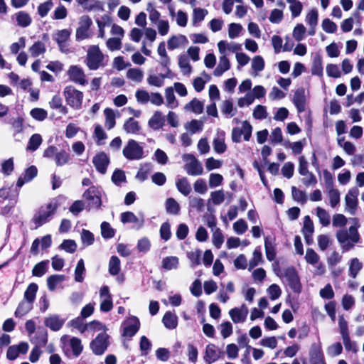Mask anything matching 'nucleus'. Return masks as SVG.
Segmentation results:
<instances>
[{
	"label": "nucleus",
	"instance_id": "obj_59",
	"mask_svg": "<svg viewBox=\"0 0 364 364\" xmlns=\"http://www.w3.org/2000/svg\"><path fill=\"white\" fill-rule=\"evenodd\" d=\"M151 170V166L149 164H145L141 166L136 175V178L140 181H144L148 178V176Z\"/></svg>",
	"mask_w": 364,
	"mask_h": 364
},
{
	"label": "nucleus",
	"instance_id": "obj_53",
	"mask_svg": "<svg viewBox=\"0 0 364 364\" xmlns=\"http://www.w3.org/2000/svg\"><path fill=\"white\" fill-rule=\"evenodd\" d=\"M106 327L102 323L97 321H92L88 323H86L85 333H95L97 331L106 332Z\"/></svg>",
	"mask_w": 364,
	"mask_h": 364
},
{
	"label": "nucleus",
	"instance_id": "obj_1",
	"mask_svg": "<svg viewBox=\"0 0 364 364\" xmlns=\"http://www.w3.org/2000/svg\"><path fill=\"white\" fill-rule=\"evenodd\" d=\"M353 225L350 226L348 230L342 229L336 232V238L338 242L342 245V248L345 251L352 249L355 244L360 242V237L358 232L360 227L359 222L357 218H351Z\"/></svg>",
	"mask_w": 364,
	"mask_h": 364
},
{
	"label": "nucleus",
	"instance_id": "obj_32",
	"mask_svg": "<svg viewBox=\"0 0 364 364\" xmlns=\"http://www.w3.org/2000/svg\"><path fill=\"white\" fill-rule=\"evenodd\" d=\"M50 107L53 109H58V112L63 114L68 113V109L63 105V100L60 95H55L49 102Z\"/></svg>",
	"mask_w": 364,
	"mask_h": 364
},
{
	"label": "nucleus",
	"instance_id": "obj_42",
	"mask_svg": "<svg viewBox=\"0 0 364 364\" xmlns=\"http://www.w3.org/2000/svg\"><path fill=\"white\" fill-rule=\"evenodd\" d=\"M311 72L314 75L321 76L323 75V60L321 55H316L314 56Z\"/></svg>",
	"mask_w": 364,
	"mask_h": 364
},
{
	"label": "nucleus",
	"instance_id": "obj_25",
	"mask_svg": "<svg viewBox=\"0 0 364 364\" xmlns=\"http://www.w3.org/2000/svg\"><path fill=\"white\" fill-rule=\"evenodd\" d=\"M38 173V170L35 166H29L25 172L18 178L16 186L21 188L24 183L33 180Z\"/></svg>",
	"mask_w": 364,
	"mask_h": 364
},
{
	"label": "nucleus",
	"instance_id": "obj_21",
	"mask_svg": "<svg viewBox=\"0 0 364 364\" xmlns=\"http://www.w3.org/2000/svg\"><path fill=\"white\" fill-rule=\"evenodd\" d=\"M92 163L100 173H105L109 163V159L105 153L101 152L94 156Z\"/></svg>",
	"mask_w": 364,
	"mask_h": 364
},
{
	"label": "nucleus",
	"instance_id": "obj_20",
	"mask_svg": "<svg viewBox=\"0 0 364 364\" xmlns=\"http://www.w3.org/2000/svg\"><path fill=\"white\" fill-rule=\"evenodd\" d=\"M220 351L217 346L213 343L206 346L203 359L208 364L217 361L220 357Z\"/></svg>",
	"mask_w": 364,
	"mask_h": 364
},
{
	"label": "nucleus",
	"instance_id": "obj_35",
	"mask_svg": "<svg viewBox=\"0 0 364 364\" xmlns=\"http://www.w3.org/2000/svg\"><path fill=\"white\" fill-rule=\"evenodd\" d=\"M165 97L168 108L175 109L178 106V102L174 95L173 87H168L165 89Z\"/></svg>",
	"mask_w": 364,
	"mask_h": 364
},
{
	"label": "nucleus",
	"instance_id": "obj_50",
	"mask_svg": "<svg viewBox=\"0 0 364 364\" xmlns=\"http://www.w3.org/2000/svg\"><path fill=\"white\" fill-rule=\"evenodd\" d=\"M69 345L72 349L73 354L75 357L79 356L83 349L80 339L76 337H73L70 339Z\"/></svg>",
	"mask_w": 364,
	"mask_h": 364
},
{
	"label": "nucleus",
	"instance_id": "obj_13",
	"mask_svg": "<svg viewBox=\"0 0 364 364\" xmlns=\"http://www.w3.org/2000/svg\"><path fill=\"white\" fill-rule=\"evenodd\" d=\"M358 194V189L356 187H353L345 196L346 210L352 215L356 213Z\"/></svg>",
	"mask_w": 364,
	"mask_h": 364
},
{
	"label": "nucleus",
	"instance_id": "obj_15",
	"mask_svg": "<svg viewBox=\"0 0 364 364\" xmlns=\"http://www.w3.org/2000/svg\"><path fill=\"white\" fill-rule=\"evenodd\" d=\"M121 222L125 223H132L133 228L140 230L144 225V217L141 214L137 217L134 213L130 211L124 212L120 215Z\"/></svg>",
	"mask_w": 364,
	"mask_h": 364
},
{
	"label": "nucleus",
	"instance_id": "obj_22",
	"mask_svg": "<svg viewBox=\"0 0 364 364\" xmlns=\"http://www.w3.org/2000/svg\"><path fill=\"white\" fill-rule=\"evenodd\" d=\"M65 323V319L59 315L53 314L46 317L44 320V324L53 331H59Z\"/></svg>",
	"mask_w": 364,
	"mask_h": 364
},
{
	"label": "nucleus",
	"instance_id": "obj_17",
	"mask_svg": "<svg viewBox=\"0 0 364 364\" xmlns=\"http://www.w3.org/2000/svg\"><path fill=\"white\" fill-rule=\"evenodd\" d=\"M248 308L245 304L240 307H235L230 310L229 315L235 323H243L246 321L248 314Z\"/></svg>",
	"mask_w": 364,
	"mask_h": 364
},
{
	"label": "nucleus",
	"instance_id": "obj_61",
	"mask_svg": "<svg viewBox=\"0 0 364 364\" xmlns=\"http://www.w3.org/2000/svg\"><path fill=\"white\" fill-rule=\"evenodd\" d=\"M29 51L33 57H37L46 52L45 44L41 41H37L30 47Z\"/></svg>",
	"mask_w": 364,
	"mask_h": 364
},
{
	"label": "nucleus",
	"instance_id": "obj_48",
	"mask_svg": "<svg viewBox=\"0 0 364 364\" xmlns=\"http://www.w3.org/2000/svg\"><path fill=\"white\" fill-rule=\"evenodd\" d=\"M104 114L105 116V127L107 129H112L115 126V124H116L115 114H114L113 109H112L110 108H106L104 110Z\"/></svg>",
	"mask_w": 364,
	"mask_h": 364
},
{
	"label": "nucleus",
	"instance_id": "obj_29",
	"mask_svg": "<svg viewBox=\"0 0 364 364\" xmlns=\"http://www.w3.org/2000/svg\"><path fill=\"white\" fill-rule=\"evenodd\" d=\"M230 68V63L228 57L225 55H221L219 59L218 65L213 71V75L216 77H220Z\"/></svg>",
	"mask_w": 364,
	"mask_h": 364
},
{
	"label": "nucleus",
	"instance_id": "obj_37",
	"mask_svg": "<svg viewBox=\"0 0 364 364\" xmlns=\"http://www.w3.org/2000/svg\"><path fill=\"white\" fill-rule=\"evenodd\" d=\"M164 124V118L160 112H156L149 121V125L153 129H159Z\"/></svg>",
	"mask_w": 364,
	"mask_h": 364
},
{
	"label": "nucleus",
	"instance_id": "obj_9",
	"mask_svg": "<svg viewBox=\"0 0 364 364\" xmlns=\"http://www.w3.org/2000/svg\"><path fill=\"white\" fill-rule=\"evenodd\" d=\"M252 132V127L247 121L242 122V127H235L232 130V140L235 143L242 141V136L245 141H249Z\"/></svg>",
	"mask_w": 364,
	"mask_h": 364
},
{
	"label": "nucleus",
	"instance_id": "obj_43",
	"mask_svg": "<svg viewBox=\"0 0 364 364\" xmlns=\"http://www.w3.org/2000/svg\"><path fill=\"white\" fill-rule=\"evenodd\" d=\"M49 261L44 260L37 263L32 269V274L35 277H41L48 271Z\"/></svg>",
	"mask_w": 364,
	"mask_h": 364
},
{
	"label": "nucleus",
	"instance_id": "obj_49",
	"mask_svg": "<svg viewBox=\"0 0 364 364\" xmlns=\"http://www.w3.org/2000/svg\"><path fill=\"white\" fill-rule=\"evenodd\" d=\"M166 212L171 215H178L180 211V205L173 198H168L166 200Z\"/></svg>",
	"mask_w": 364,
	"mask_h": 364
},
{
	"label": "nucleus",
	"instance_id": "obj_23",
	"mask_svg": "<svg viewBox=\"0 0 364 364\" xmlns=\"http://www.w3.org/2000/svg\"><path fill=\"white\" fill-rule=\"evenodd\" d=\"M12 19H14L16 25L21 28L28 27L32 23L31 16L24 11H20L15 13L12 16Z\"/></svg>",
	"mask_w": 364,
	"mask_h": 364
},
{
	"label": "nucleus",
	"instance_id": "obj_51",
	"mask_svg": "<svg viewBox=\"0 0 364 364\" xmlns=\"http://www.w3.org/2000/svg\"><path fill=\"white\" fill-rule=\"evenodd\" d=\"M38 285L35 283H31L27 287L24 293V300L33 304L36 299V292L38 291Z\"/></svg>",
	"mask_w": 364,
	"mask_h": 364
},
{
	"label": "nucleus",
	"instance_id": "obj_58",
	"mask_svg": "<svg viewBox=\"0 0 364 364\" xmlns=\"http://www.w3.org/2000/svg\"><path fill=\"white\" fill-rule=\"evenodd\" d=\"M120 271V260L117 256H112L109 262V272L112 275H117Z\"/></svg>",
	"mask_w": 364,
	"mask_h": 364
},
{
	"label": "nucleus",
	"instance_id": "obj_7",
	"mask_svg": "<svg viewBox=\"0 0 364 364\" xmlns=\"http://www.w3.org/2000/svg\"><path fill=\"white\" fill-rule=\"evenodd\" d=\"M299 164L298 171L304 178L301 182L306 186H315L317 183L316 176L308 168V162L304 156H301L299 159Z\"/></svg>",
	"mask_w": 364,
	"mask_h": 364
},
{
	"label": "nucleus",
	"instance_id": "obj_54",
	"mask_svg": "<svg viewBox=\"0 0 364 364\" xmlns=\"http://www.w3.org/2000/svg\"><path fill=\"white\" fill-rule=\"evenodd\" d=\"M178 65L181 72L185 75H188L192 71V68L190 65L188 58L186 55H181L178 59Z\"/></svg>",
	"mask_w": 364,
	"mask_h": 364
},
{
	"label": "nucleus",
	"instance_id": "obj_39",
	"mask_svg": "<svg viewBox=\"0 0 364 364\" xmlns=\"http://www.w3.org/2000/svg\"><path fill=\"white\" fill-rule=\"evenodd\" d=\"M144 72L139 68H130L127 71V79L136 82L140 83L144 78Z\"/></svg>",
	"mask_w": 364,
	"mask_h": 364
},
{
	"label": "nucleus",
	"instance_id": "obj_10",
	"mask_svg": "<svg viewBox=\"0 0 364 364\" xmlns=\"http://www.w3.org/2000/svg\"><path fill=\"white\" fill-rule=\"evenodd\" d=\"M109 336L106 332L100 333L90 343V348L94 354L102 355L109 346Z\"/></svg>",
	"mask_w": 364,
	"mask_h": 364
},
{
	"label": "nucleus",
	"instance_id": "obj_8",
	"mask_svg": "<svg viewBox=\"0 0 364 364\" xmlns=\"http://www.w3.org/2000/svg\"><path fill=\"white\" fill-rule=\"evenodd\" d=\"M183 159L186 162L184 165V169L188 175L196 176L203 173V166L193 155L189 154H184Z\"/></svg>",
	"mask_w": 364,
	"mask_h": 364
},
{
	"label": "nucleus",
	"instance_id": "obj_36",
	"mask_svg": "<svg viewBox=\"0 0 364 364\" xmlns=\"http://www.w3.org/2000/svg\"><path fill=\"white\" fill-rule=\"evenodd\" d=\"M99 33L98 37L104 38L105 37V27L109 26L112 23V19L108 15H103L100 19L96 21Z\"/></svg>",
	"mask_w": 364,
	"mask_h": 364
},
{
	"label": "nucleus",
	"instance_id": "obj_41",
	"mask_svg": "<svg viewBox=\"0 0 364 364\" xmlns=\"http://www.w3.org/2000/svg\"><path fill=\"white\" fill-rule=\"evenodd\" d=\"M262 262H263V259H262V254L261 252V249L259 247H257L253 251L252 257L249 261L248 269L251 270L255 267L262 264Z\"/></svg>",
	"mask_w": 364,
	"mask_h": 364
},
{
	"label": "nucleus",
	"instance_id": "obj_12",
	"mask_svg": "<svg viewBox=\"0 0 364 364\" xmlns=\"http://www.w3.org/2000/svg\"><path fill=\"white\" fill-rule=\"evenodd\" d=\"M67 74L70 81L80 85H85L87 84L86 75L83 69L79 65H71L69 67Z\"/></svg>",
	"mask_w": 364,
	"mask_h": 364
},
{
	"label": "nucleus",
	"instance_id": "obj_60",
	"mask_svg": "<svg viewBox=\"0 0 364 364\" xmlns=\"http://www.w3.org/2000/svg\"><path fill=\"white\" fill-rule=\"evenodd\" d=\"M70 159V154L64 150H61L55 154V161L58 166H63L69 162Z\"/></svg>",
	"mask_w": 364,
	"mask_h": 364
},
{
	"label": "nucleus",
	"instance_id": "obj_52",
	"mask_svg": "<svg viewBox=\"0 0 364 364\" xmlns=\"http://www.w3.org/2000/svg\"><path fill=\"white\" fill-rule=\"evenodd\" d=\"M330 205L335 208L340 203V192L334 188L327 189Z\"/></svg>",
	"mask_w": 364,
	"mask_h": 364
},
{
	"label": "nucleus",
	"instance_id": "obj_14",
	"mask_svg": "<svg viewBox=\"0 0 364 364\" xmlns=\"http://www.w3.org/2000/svg\"><path fill=\"white\" fill-rule=\"evenodd\" d=\"M84 198L88 202L91 208H98L102 204L101 192L95 186H91L83 194Z\"/></svg>",
	"mask_w": 364,
	"mask_h": 364
},
{
	"label": "nucleus",
	"instance_id": "obj_33",
	"mask_svg": "<svg viewBox=\"0 0 364 364\" xmlns=\"http://www.w3.org/2000/svg\"><path fill=\"white\" fill-rule=\"evenodd\" d=\"M162 322L166 328L174 329L178 325V317L175 314L167 311L163 316Z\"/></svg>",
	"mask_w": 364,
	"mask_h": 364
},
{
	"label": "nucleus",
	"instance_id": "obj_44",
	"mask_svg": "<svg viewBox=\"0 0 364 364\" xmlns=\"http://www.w3.org/2000/svg\"><path fill=\"white\" fill-rule=\"evenodd\" d=\"M362 267L363 264L358 258L352 259L349 263V276L355 279L358 274Z\"/></svg>",
	"mask_w": 364,
	"mask_h": 364
},
{
	"label": "nucleus",
	"instance_id": "obj_16",
	"mask_svg": "<svg viewBox=\"0 0 364 364\" xmlns=\"http://www.w3.org/2000/svg\"><path fill=\"white\" fill-rule=\"evenodd\" d=\"M139 321L136 316H131L128 318L122 323V336L126 337H132L139 331Z\"/></svg>",
	"mask_w": 364,
	"mask_h": 364
},
{
	"label": "nucleus",
	"instance_id": "obj_38",
	"mask_svg": "<svg viewBox=\"0 0 364 364\" xmlns=\"http://www.w3.org/2000/svg\"><path fill=\"white\" fill-rule=\"evenodd\" d=\"M251 67L252 75L257 76L264 68V60L261 55H256L252 59Z\"/></svg>",
	"mask_w": 364,
	"mask_h": 364
},
{
	"label": "nucleus",
	"instance_id": "obj_19",
	"mask_svg": "<svg viewBox=\"0 0 364 364\" xmlns=\"http://www.w3.org/2000/svg\"><path fill=\"white\" fill-rule=\"evenodd\" d=\"M293 102L299 113H301L305 111L306 99L304 88H299L295 91L293 97Z\"/></svg>",
	"mask_w": 364,
	"mask_h": 364
},
{
	"label": "nucleus",
	"instance_id": "obj_30",
	"mask_svg": "<svg viewBox=\"0 0 364 364\" xmlns=\"http://www.w3.org/2000/svg\"><path fill=\"white\" fill-rule=\"evenodd\" d=\"M65 280V276L63 274H53L47 278L46 283L48 289L50 291H54L57 287Z\"/></svg>",
	"mask_w": 364,
	"mask_h": 364
},
{
	"label": "nucleus",
	"instance_id": "obj_5",
	"mask_svg": "<svg viewBox=\"0 0 364 364\" xmlns=\"http://www.w3.org/2000/svg\"><path fill=\"white\" fill-rule=\"evenodd\" d=\"M274 272L277 276L281 277L294 292H300L301 285L298 274L294 267H290L287 268L283 274L280 273V271L276 269H274Z\"/></svg>",
	"mask_w": 364,
	"mask_h": 364
},
{
	"label": "nucleus",
	"instance_id": "obj_2",
	"mask_svg": "<svg viewBox=\"0 0 364 364\" xmlns=\"http://www.w3.org/2000/svg\"><path fill=\"white\" fill-rule=\"evenodd\" d=\"M85 63L91 70H96L107 65V60L98 46H90L87 51Z\"/></svg>",
	"mask_w": 364,
	"mask_h": 364
},
{
	"label": "nucleus",
	"instance_id": "obj_45",
	"mask_svg": "<svg viewBox=\"0 0 364 364\" xmlns=\"http://www.w3.org/2000/svg\"><path fill=\"white\" fill-rule=\"evenodd\" d=\"M70 34L71 31L69 29L59 30L55 33L53 38L59 46H62L70 38Z\"/></svg>",
	"mask_w": 364,
	"mask_h": 364
},
{
	"label": "nucleus",
	"instance_id": "obj_28",
	"mask_svg": "<svg viewBox=\"0 0 364 364\" xmlns=\"http://www.w3.org/2000/svg\"><path fill=\"white\" fill-rule=\"evenodd\" d=\"M309 355L311 364H322V360H324L323 355L321 347L318 344L314 343L311 345Z\"/></svg>",
	"mask_w": 364,
	"mask_h": 364
},
{
	"label": "nucleus",
	"instance_id": "obj_47",
	"mask_svg": "<svg viewBox=\"0 0 364 364\" xmlns=\"http://www.w3.org/2000/svg\"><path fill=\"white\" fill-rule=\"evenodd\" d=\"M33 304L27 301H22L17 309L15 311V316L16 317H22L25 316L26 314H28L32 309Z\"/></svg>",
	"mask_w": 364,
	"mask_h": 364
},
{
	"label": "nucleus",
	"instance_id": "obj_46",
	"mask_svg": "<svg viewBox=\"0 0 364 364\" xmlns=\"http://www.w3.org/2000/svg\"><path fill=\"white\" fill-rule=\"evenodd\" d=\"M316 214L318 218L320 223L323 226L326 227L329 225L331 223L330 215L325 209L321 207H317L316 209Z\"/></svg>",
	"mask_w": 364,
	"mask_h": 364
},
{
	"label": "nucleus",
	"instance_id": "obj_24",
	"mask_svg": "<svg viewBox=\"0 0 364 364\" xmlns=\"http://www.w3.org/2000/svg\"><path fill=\"white\" fill-rule=\"evenodd\" d=\"M218 47L220 55H228V52L234 53L241 49V45L226 41H220L218 43Z\"/></svg>",
	"mask_w": 364,
	"mask_h": 364
},
{
	"label": "nucleus",
	"instance_id": "obj_31",
	"mask_svg": "<svg viewBox=\"0 0 364 364\" xmlns=\"http://www.w3.org/2000/svg\"><path fill=\"white\" fill-rule=\"evenodd\" d=\"M204 104L202 101L194 98L184 106V109L186 112H191L196 114H201L203 111Z\"/></svg>",
	"mask_w": 364,
	"mask_h": 364
},
{
	"label": "nucleus",
	"instance_id": "obj_40",
	"mask_svg": "<svg viewBox=\"0 0 364 364\" xmlns=\"http://www.w3.org/2000/svg\"><path fill=\"white\" fill-rule=\"evenodd\" d=\"M124 129L128 134H136L140 130V126L137 121L130 117L124 124Z\"/></svg>",
	"mask_w": 364,
	"mask_h": 364
},
{
	"label": "nucleus",
	"instance_id": "obj_55",
	"mask_svg": "<svg viewBox=\"0 0 364 364\" xmlns=\"http://www.w3.org/2000/svg\"><path fill=\"white\" fill-rule=\"evenodd\" d=\"M68 325L73 328L77 329L80 333H85L86 323H84L82 317L78 316L72 319L68 322Z\"/></svg>",
	"mask_w": 364,
	"mask_h": 364
},
{
	"label": "nucleus",
	"instance_id": "obj_64",
	"mask_svg": "<svg viewBox=\"0 0 364 364\" xmlns=\"http://www.w3.org/2000/svg\"><path fill=\"white\" fill-rule=\"evenodd\" d=\"M203 128V122L197 119H193L186 125V129L191 134L201 132Z\"/></svg>",
	"mask_w": 364,
	"mask_h": 364
},
{
	"label": "nucleus",
	"instance_id": "obj_3",
	"mask_svg": "<svg viewBox=\"0 0 364 364\" xmlns=\"http://www.w3.org/2000/svg\"><path fill=\"white\" fill-rule=\"evenodd\" d=\"M58 207V203L53 201L42 205L35 213L32 219L33 223L36 225V228L49 222Z\"/></svg>",
	"mask_w": 364,
	"mask_h": 364
},
{
	"label": "nucleus",
	"instance_id": "obj_11",
	"mask_svg": "<svg viewBox=\"0 0 364 364\" xmlns=\"http://www.w3.org/2000/svg\"><path fill=\"white\" fill-rule=\"evenodd\" d=\"M92 24V19L88 16L84 15L80 17L79 26L75 33L77 41H82L91 36L90 27Z\"/></svg>",
	"mask_w": 364,
	"mask_h": 364
},
{
	"label": "nucleus",
	"instance_id": "obj_26",
	"mask_svg": "<svg viewBox=\"0 0 364 364\" xmlns=\"http://www.w3.org/2000/svg\"><path fill=\"white\" fill-rule=\"evenodd\" d=\"M175 183L178 192L184 196H187L191 193L192 188L186 177H177Z\"/></svg>",
	"mask_w": 364,
	"mask_h": 364
},
{
	"label": "nucleus",
	"instance_id": "obj_63",
	"mask_svg": "<svg viewBox=\"0 0 364 364\" xmlns=\"http://www.w3.org/2000/svg\"><path fill=\"white\" fill-rule=\"evenodd\" d=\"M101 235L103 238L109 239L114 236L115 231L107 222H102L100 225Z\"/></svg>",
	"mask_w": 364,
	"mask_h": 364
},
{
	"label": "nucleus",
	"instance_id": "obj_27",
	"mask_svg": "<svg viewBox=\"0 0 364 364\" xmlns=\"http://www.w3.org/2000/svg\"><path fill=\"white\" fill-rule=\"evenodd\" d=\"M188 41L183 35H177L171 36L168 42L167 46L169 50H174L188 44Z\"/></svg>",
	"mask_w": 364,
	"mask_h": 364
},
{
	"label": "nucleus",
	"instance_id": "obj_56",
	"mask_svg": "<svg viewBox=\"0 0 364 364\" xmlns=\"http://www.w3.org/2000/svg\"><path fill=\"white\" fill-rule=\"evenodd\" d=\"M85 272V268L84 264V260L80 259L77 264L75 269V280L77 282H82L84 280V275Z\"/></svg>",
	"mask_w": 364,
	"mask_h": 364
},
{
	"label": "nucleus",
	"instance_id": "obj_4",
	"mask_svg": "<svg viewBox=\"0 0 364 364\" xmlns=\"http://www.w3.org/2000/svg\"><path fill=\"white\" fill-rule=\"evenodd\" d=\"M63 96L68 106L75 110L81 109L84 95L73 85L66 86L63 90Z\"/></svg>",
	"mask_w": 364,
	"mask_h": 364
},
{
	"label": "nucleus",
	"instance_id": "obj_6",
	"mask_svg": "<svg viewBox=\"0 0 364 364\" xmlns=\"http://www.w3.org/2000/svg\"><path fill=\"white\" fill-rule=\"evenodd\" d=\"M123 156L128 160H141L146 155L144 147L136 141L129 139L122 150Z\"/></svg>",
	"mask_w": 364,
	"mask_h": 364
},
{
	"label": "nucleus",
	"instance_id": "obj_34",
	"mask_svg": "<svg viewBox=\"0 0 364 364\" xmlns=\"http://www.w3.org/2000/svg\"><path fill=\"white\" fill-rule=\"evenodd\" d=\"M210 80V76L205 72H203L200 77H197L193 80V86L196 92H200Z\"/></svg>",
	"mask_w": 364,
	"mask_h": 364
},
{
	"label": "nucleus",
	"instance_id": "obj_57",
	"mask_svg": "<svg viewBox=\"0 0 364 364\" xmlns=\"http://www.w3.org/2000/svg\"><path fill=\"white\" fill-rule=\"evenodd\" d=\"M178 266V258L175 256L166 257L162 261V267L167 270L176 269Z\"/></svg>",
	"mask_w": 364,
	"mask_h": 364
},
{
	"label": "nucleus",
	"instance_id": "obj_18",
	"mask_svg": "<svg viewBox=\"0 0 364 364\" xmlns=\"http://www.w3.org/2000/svg\"><path fill=\"white\" fill-rule=\"evenodd\" d=\"M171 71L167 68L164 74H149L147 77V83L151 86L161 87L164 85L166 78H172Z\"/></svg>",
	"mask_w": 364,
	"mask_h": 364
},
{
	"label": "nucleus",
	"instance_id": "obj_62",
	"mask_svg": "<svg viewBox=\"0 0 364 364\" xmlns=\"http://www.w3.org/2000/svg\"><path fill=\"white\" fill-rule=\"evenodd\" d=\"M42 143V137L38 134H33L28 141V144L27 146V150L29 151H36Z\"/></svg>",
	"mask_w": 364,
	"mask_h": 364
}]
</instances>
